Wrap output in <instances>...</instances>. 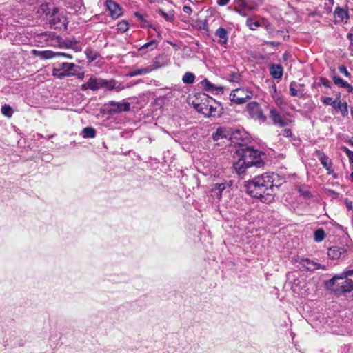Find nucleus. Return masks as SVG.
<instances>
[{
  "label": "nucleus",
  "instance_id": "1",
  "mask_svg": "<svg viewBox=\"0 0 353 353\" xmlns=\"http://www.w3.org/2000/svg\"><path fill=\"white\" fill-rule=\"evenodd\" d=\"M272 181L265 177V174L257 176L248 181L245 188L246 192L252 197L259 199L262 202L269 203L273 201Z\"/></svg>",
  "mask_w": 353,
  "mask_h": 353
},
{
  "label": "nucleus",
  "instance_id": "2",
  "mask_svg": "<svg viewBox=\"0 0 353 353\" xmlns=\"http://www.w3.org/2000/svg\"><path fill=\"white\" fill-rule=\"evenodd\" d=\"M237 153L240 159L234 163L233 168L239 175L245 173L246 169L251 166L261 167L263 165L261 152L258 150L245 146L238 150Z\"/></svg>",
  "mask_w": 353,
  "mask_h": 353
},
{
  "label": "nucleus",
  "instance_id": "3",
  "mask_svg": "<svg viewBox=\"0 0 353 353\" xmlns=\"http://www.w3.org/2000/svg\"><path fill=\"white\" fill-rule=\"evenodd\" d=\"M327 288L337 295L353 290V269L335 275L327 283Z\"/></svg>",
  "mask_w": 353,
  "mask_h": 353
},
{
  "label": "nucleus",
  "instance_id": "4",
  "mask_svg": "<svg viewBox=\"0 0 353 353\" xmlns=\"http://www.w3.org/2000/svg\"><path fill=\"white\" fill-rule=\"evenodd\" d=\"M194 108L197 112L204 114L208 117H215L219 115L218 108L219 105L214 101L212 98L209 99L205 97L201 103H193Z\"/></svg>",
  "mask_w": 353,
  "mask_h": 353
},
{
  "label": "nucleus",
  "instance_id": "5",
  "mask_svg": "<svg viewBox=\"0 0 353 353\" xmlns=\"http://www.w3.org/2000/svg\"><path fill=\"white\" fill-rule=\"evenodd\" d=\"M79 65L75 63L57 61L54 64L52 75L61 79L66 77H73Z\"/></svg>",
  "mask_w": 353,
  "mask_h": 353
},
{
  "label": "nucleus",
  "instance_id": "6",
  "mask_svg": "<svg viewBox=\"0 0 353 353\" xmlns=\"http://www.w3.org/2000/svg\"><path fill=\"white\" fill-rule=\"evenodd\" d=\"M21 23L14 17H9L8 12L1 13L0 14V38L6 35L7 33L13 34V27H17Z\"/></svg>",
  "mask_w": 353,
  "mask_h": 353
},
{
  "label": "nucleus",
  "instance_id": "7",
  "mask_svg": "<svg viewBox=\"0 0 353 353\" xmlns=\"http://www.w3.org/2000/svg\"><path fill=\"white\" fill-rule=\"evenodd\" d=\"M253 97V92L248 88H239L233 90L229 95L231 102L237 105L246 103Z\"/></svg>",
  "mask_w": 353,
  "mask_h": 353
},
{
  "label": "nucleus",
  "instance_id": "8",
  "mask_svg": "<svg viewBox=\"0 0 353 353\" xmlns=\"http://www.w3.org/2000/svg\"><path fill=\"white\" fill-rule=\"evenodd\" d=\"M48 14V20L51 27L59 30H65L67 28L68 19L57 8H54L50 14L49 13L46 14V15Z\"/></svg>",
  "mask_w": 353,
  "mask_h": 353
},
{
  "label": "nucleus",
  "instance_id": "9",
  "mask_svg": "<svg viewBox=\"0 0 353 353\" xmlns=\"http://www.w3.org/2000/svg\"><path fill=\"white\" fill-rule=\"evenodd\" d=\"M269 117L273 125L279 128H284L290 123V120L281 115L275 108H270Z\"/></svg>",
  "mask_w": 353,
  "mask_h": 353
},
{
  "label": "nucleus",
  "instance_id": "10",
  "mask_svg": "<svg viewBox=\"0 0 353 353\" xmlns=\"http://www.w3.org/2000/svg\"><path fill=\"white\" fill-rule=\"evenodd\" d=\"M256 7L245 0H234V10L240 15L245 17L252 12Z\"/></svg>",
  "mask_w": 353,
  "mask_h": 353
},
{
  "label": "nucleus",
  "instance_id": "11",
  "mask_svg": "<svg viewBox=\"0 0 353 353\" xmlns=\"http://www.w3.org/2000/svg\"><path fill=\"white\" fill-rule=\"evenodd\" d=\"M41 37L48 46L62 48L63 39L54 32H46L42 34Z\"/></svg>",
  "mask_w": 353,
  "mask_h": 353
},
{
  "label": "nucleus",
  "instance_id": "12",
  "mask_svg": "<svg viewBox=\"0 0 353 353\" xmlns=\"http://www.w3.org/2000/svg\"><path fill=\"white\" fill-rule=\"evenodd\" d=\"M247 110L252 118L258 119L262 122L265 121L266 117L263 114V111L257 102L252 101L249 103L247 105Z\"/></svg>",
  "mask_w": 353,
  "mask_h": 353
},
{
  "label": "nucleus",
  "instance_id": "13",
  "mask_svg": "<svg viewBox=\"0 0 353 353\" xmlns=\"http://www.w3.org/2000/svg\"><path fill=\"white\" fill-rule=\"evenodd\" d=\"M32 54L42 59H51L54 57H65V58H67L69 59H72V56L70 54H67V53H64V52H55L52 50H33Z\"/></svg>",
  "mask_w": 353,
  "mask_h": 353
},
{
  "label": "nucleus",
  "instance_id": "14",
  "mask_svg": "<svg viewBox=\"0 0 353 353\" xmlns=\"http://www.w3.org/2000/svg\"><path fill=\"white\" fill-rule=\"evenodd\" d=\"M300 265L308 271H314L316 270H326L325 265L318 263L308 258L298 257L296 260Z\"/></svg>",
  "mask_w": 353,
  "mask_h": 353
},
{
  "label": "nucleus",
  "instance_id": "15",
  "mask_svg": "<svg viewBox=\"0 0 353 353\" xmlns=\"http://www.w3.org/2000/svg\"><path fill=\"white\" fill-rule=\"evenodd\" d=\"M231 185V181L214 184L211 188V196L213 199H216L218 201H220L222 198V194L223 192L227 189H229Z\"/></svg>",
  "mask_w": 353,
  "mask_h": 353
},
{
  "label": "nucleus",
  "instance_id": "16",
  "mask_svg": "<svg viewBox=\"0 0 353 353\" xmlns=\"http://www.w3.org/2000/svg\"><path fill=\"white\" fill-rule=\"evenodd\" d=\"M99 89H101V78L97 77L94 75H90L87 82L81 85V90L83 91L87 90L97 91Z\"/></svg>",
  "mask_w": 353,
  "mask_h": 353
},
{
  "label": "nucleus",
  "instance_id": "17",
  "mask_svg": "<svg viewBox=\"0 0 353 353\" xmlns=\"http://www.w3.org/2000/svg\"><path fill=\"white\" fill-rule=\"evenodd\" d=\"M110 106V112L119 113L121 112H128L130 110V104L127 101L117 102L114 101H110L108 103Z\"/></svg>",
  "mask_w": 353,
  "mask_h": 353
},
{
  "label": "nucleus",
  "instance_id": "18",
  "mask_svg": "<svg viewBox=\"0 0 353 353\" xmlns=\"http://www.w3.org/2000/svg\"><path fill=\"white\" fill-rule=\"evenodd\" d=\"M265 177L266 179H270V181H272V185H271L270 188H272V196L274 199L279 187L284 183V179L281 177L278 174L274 172L270 174L266 173Z\"/></svg>",
  "mask_w": 353,
  "mask_h": 353
},
{
  "label": "nucleus",
  "instance_id": "19",
  "mask_svg": "<svg viewBox=\"0 0 353 353\" xmlns=\"http://www.w3.org/2000/svg\"><path fill=\"white\" fill-rule=\"evenodd\" d=\"M105 6L109 10L110 17L112 19H117L122 15V8L115 1L112 0H106Z\"/></svg>",
  "mask_w": 353,
  "mask_h": 353
},
{
  "label": "nucleus",
  "instance_id": "20",
  "mask_svg": "<svg viewBox=\"0 0 353 353\" xmlns=\"http://www.w3.org/2000/svg\"><path fill=\"white\" fill-rule=\"evenodd\" d=\"M200 87L205 91L212 94L223 93V89L221 86H216L212 83L210 82L207 79H204L200 82Z\"/></svg>",
  "mask_w": 353,
  "mask_h": 353
},
{
  "label": "nucleus",
  "instance_id": "21",
  "mask_svg": "<svg viewBox=\"0 0 353 353\" xmlns=\"http://www.w3.org/2000/svg\"><path fill=\"white\" fill-rule=\"evenodd\" d=\"M347 252V250L342 246L334 245L327 250V256L331 259H338Z\"/></svg>",
  "mask_w": 353,
  "mask_h": 353
},
{
  "label": "nucleus",
  "instance_id": "22",
  "mask_svg": "<svg viewBox=\"0 0 353 353\" xmlns=\"http://www.w3.org/2000/svg\"><path fill=\"white\" fill-rule=\"evenodd\" d=\"M231 128H218L216 131L213 133L212 139L214 141H218L221 139L231 138Z\"/></svg>",
  "mask_w": 353,
  "mask_h": 353
},
{
  "label": "nucleus",
  "instance_id": "23",
  "mask_svg": "<svg viewBox=\"0 0 353 353\" xmlns=\"http://www.w3.org/2000/svg\"><path fill=\"white\" fill-rule=\"evenodd\" d=\"M303 84L298 83L296 81H292L289 86L290 94L292 97L299 96L301 97L303 96Z\"/></svg>",
  "mask_w": 353,
  "mask_h": 353
},
{
  "label": "nucleus",
  "instance_id": "24",
  "mask_svg": "<svg viewBox=\"0 0 353 353\" xmlns=\"http://www.w3.org/2000/svg\"><path fill=\"white\" fill-rule=\"evenodd\" d=\"M270 75L276 79H281L283 73V69L280 64H272L270 66Z\"/></svg>",
  "mask_w": 353,
  "mask_h": 353
},
{
  "label": "nucleus",
  "instance_id": "25",
  "mask_svg": "<svg viewBox=\"0 0 353 353\" xmlns=\"http://www.w3.org/2000/svg\"><path fill=\"white\" fill-rule=\"evenodd\" d=\"M332 79L334 84L339 88H345L348 92H352L353 91V87L340 77L334 75L332 77Z\"/></svg>",
  "mask_w": 353,
  "mask_h": 353
},
{
  "label": "nucleus",
  "instance_id": "26",
  "mask_svg": "<svg viewBox=\"0 0 353 353\" xmlns=\"http://www.w3.org/2000/svg\"><path fill=\"white\" fill-rule=\"evenodd\" d=\"M116 80L112 79L110 80L101 79V88H104L105 90L111 91L116 90L117 91L121 90L122 88L116 86Z\"/></svg>",
  "mask_w": 353,
  "mask_h": 353
},
{
  "label": "nucleus",
  "instance_id": "27",
  "mask_svg": "<svg viewBox=\"0 0 353 353\" xmlns=\"http://www.w3.org/2000/svg\"><path fill=\"white\" fill-rule=\"evenodd\" d=\"M318 158L323 168L327 170L328 174H330L332 169L329 157L323 152H319Z\"/></svg>",
  "mask_w": 353,
  "mask_h": 353
},
{
  "label": "nucleus",
  "instance_id": "28",
  "mask_svg": "<svg viewBox=\"0 0 353 353\" xmlns=\"http://www.w3.org/2000/svg\"><path fill=\"white\" fill-rule=\"evenodd\" d=\"M153 70H154V68L152 66H148V67H145V68H140V69H136V70H131L129 72H128L126 76L129 77H133L139 76V75H144V74L150 73Z\"/></svg>",
  "mask_w": 353,
  "mask_h": 353
},
{
  "label": "nucleus",
  "instance_id": "29",
  "mask_svg": "<svg viewBox=\"0 0 353 353\" xmlns=\"http://www.w3.org/2000/svg\"><path fill=\"white\" fill-rule=\"evenodd\" d=\"M333 108L339 111L343 117L348 114L347 104L346 102L341 103L340 100L336 99Z\"/></svg>",
  "mask_w": 353,
  "mask_h": 353
},
{
  "label": "nucleus",
  "instance_id": "30",
  "mask_svg": "<svg viewBox=\"0 0 353 353\" xmlns=\"http://www.w3.org/2000/svg\"><path fill=\"white\" fill-rule=\"evenodd\" d=\"M215 35L220 38L219 43L225 45L228 42V32L224 28H219L216 32Z\"/></svg>",
  "mask_w": 353,
  "mask_h": 353
},
{
  "label": "nucleus",
  "instance_id": "31",
  "mask_svg": "<svg viewBox=\"0 0 353 353\" xmlns=\"http://www.w3.org/2000/svg\"><path fill=\"white\" fill-rule=\"evenodd\" d=\"M272 97L275 102V103L279 107L281 108L284 105L283 99L282 96H281L276 91V87L274 85L273 86V92L272 93Z\"/></svg>",
  "mask_w": 353,
  "mask_h": 353
},
{
  "label": "nucleus",
  "instance_id": "32",
  "mask_svg": "<svg viewBox=\"0 0 353 353\" xmlns=\"http://www.w3.org/2000/svg\"><path fill=\"white\" fill-rule=\"evenodd\" d=\"M334 14V17L340 21H343L344 19H347L348 17L347 11L340 7H337L335 9Z\"/></svg>",
  "mask_w": 353,
  "mask_h": 353
},
{
  "label": "nucleus",
  "instance_id": "33",
  "mask_svg": "<svg viewBox=\"0 0 353 353\" xmlns=\"http://www.w3.org/2000/svg\"><path fill=\"white\" fill-rule=\"evenodd\" d=\"M296 190L305 199L310 198L312 196L309 188L305 185H296Z\"/></svg>",
  "mask_w": 353,
  "mask_h": 353
},
{
  "label": "nucleus",
  "instance_id": "34",
  "mask_svg": "<svg viewBox=\"0 0 353 353\" xmlns=\"http://www.w3.org/2000/svg\"><path fill=\"white\" fill-rule=\"evenodd\" d=\"M81 134L84 138H94L96 136V130L92 127H86L83 129Z\"/></svg>",
  "mask_w": 353,
  "mask_h": 353
},
{
  "label": "nucleus",
  "instance_id": "35",
  "mask_svg": "<svg viewBox=\"0 0 353 353\" xmlns=\"http://www.w3.org/2000/svg\"><path fill=\"white\" fill-rule=\"evenodd\" d=\"M325 237V232L323 229L319 228L314 231V240L316 242H321Z\"/></svg>",
  "mask_w": 353,
  "mask_h": 353
},
{
  "label": "nucleus",
  "instance_id": "36",
  "mask_svg": "<svg viewBox=\"0 0 353 353\" xmlns=\"http://www.w3.org/2000/svg\"><path fill=\"white\" fill-rule=\"evenodd\" d=\"M194 80L195 75L191 72H186L182 77V81L185 84H192Z\"/></svg>",
  "mask_w": 353,
  "mask_h": 353
},
{
  "label": "nucleus",
  "instance_id": "37",
  "mask_svg": "<svg viewBox=\"0 0 353 353\" xmlns=\"http://www.w3.org/2000/svg\"><path fill=\"white\" fill-rule=\"evenodd\" d=\"M157 43H158V42L157 41L156 39H152V41L145 43L144 45H143L139 49V51H143V50L147 49V50L151 51V50H154V48H156L157 47Z\"/></svg>",
  "mask_w": 353,
  "mask_h": 353
},
{
  "label": "nucleus",
  "instance_id": "38",
  "mask_svg": "<svg viewBox=\"0 0 353 353\" xmlns=\"http://www.w3.org/2000/svg\"><path fill=\"white\" fill-rule=\"evenodd\" d=\"M158 12L168 21H172L174 19V14L173 12H165L163 10L159 9Z\"/></svg>",
  "mask_w": 353,
  "mask_h": 353
},
{
  "label": "nucleus",
  "instance_id": "39",
  "mask_svg": "<svg viewBox=\"0 0 353 353\" xmlns=\"http://www.w3.org/2000/svg\"><path fill=\"white\" fill-rule=\"evenodd\" d=\"M246 25L250 30H254L260 26V23L256 21H254L252 18H248L246 20Z\"/></svg>",
  "mask_w": 353,
  "mask_h": 353
},
{
  "label": "nucleus",
  "instance_id": "40",
  "mask_svg": "<svg viewBox=\"0 0 353 353\" xmlns=\"http://www.w3.org/2000/svg\"><path fill=\"white\" fill-rule=\"evenodd\" d=\"M1 111L3 115H5L8 117H11L12 115V109L9 105H7V104L3 105L1 107Z\"/></svg>",
  "mask_w": 353,
  "mask_h": 353
},
{
  "label": "nucleus",
  "instance_id": "41",
  "mask_svg": "<svg viewBox=\"0 0 353 353\" xmlns=\"http://www.w3.org/2000/svg\"><path fill=\"white\" fill-rule=\"evenodd\" d=\"M241 79V75L237 72H231L229 75V81L231 82L238 83Z\"/></svg>",
  "mask_w": 353,
  "mask_h": 353
},
{
  "label": "nucleus",
  "instance_id": "42",
  "mask_svg": "<svg viewBox=\"0 0 353 353\" xmlns=\"http://www.w3.org/2000/svg\"><path fill=\"white\" fill-rule=\"evenodd\" d=\"M128 23L125 21H120L117 24V29L121 32H125L128 30Z\"/></svg>",
  "mask_w": 353,
  "mask_h": 353
},
{
  "label": "nucleus",
  "instance_id": "43",
  "mask_svg": "<svg viewBox=\"0 0 353 353\" xmlns=\"http://www.w3.org/2000/svg\"><path fill=\"white\" fill-rule=\"evenodd\" d=\"M77 43V41L75 39L73 40H68L64 41L62 46V48H73V46Z\"/></svg>",
  "mask_w": 353,
  "mask_h": 353
},
{
  "label": "nucleus",
  "instance_id": "44",
  "mask_svg": "<svg viewBox=\"0 0 353 353\" xmlns=\"http://www.w3.org/2000/svg\"><path fill=\"white\" fill-rule=\"evenodd\" d=\"M319 85H323V86H324L326 88H331V83H330V81L328 79H327L325 78H323V77L320 78V80H319Z\"/></svg>",
  "mask_w": 353,
  "mask_h": 353
},
{
  "label": "nucleus",
  "instance_id": "45",
  "mask_svg": "<svg viewBox=\"0 0 353 353\" xmlns=\"http://www.w3.org/2000/svg\"><path fill=\"white\" fill-rule=\"evenodd\" d=\"M343 150L345 152L346 155L349 158L350 163H353V151H351L347 147H343Z\"/></svg>",
  "mask_w": 353,
  "mask_h": 353
},
{
  "label": "nucleus",
  "instance_id": "46",
  "mask_svg": "<svg viewBox=\"0 0 353 353\" xmlns=\"http://www.w3.org/2000/svg\"><path fill=\"white\" fill-rule=\"evenodd\" d=\"M73 77H76L78 79L82 80L85 77V72L82 71V68L79 65V69L77 70L76 74Z\"/></svg>",
  "mask_w": 353,
  "mask_h": 353
},
{
  "label": "nucleus",
  "instance_id": "47",
  "mask_svg": "<svg viewBox=\"0 0 353 353\" xmlns=\"http://www.w3.org/2000/svg\"><path fill=\"white\" fill-rule=\"evenodd\" d=\"M322 102L324 104L327 105H330L333 106V105H335V103H334L335 100H333V99L330 97L323 98Z\"/></svg>",
  "mask_w": 353,
  "mask_h": 353
},
{
  "label": "nucleus",
  "instance_id": "48",
  "mask_svg": "<svg viewBox=\"0 0 353 353\" xmlns=\"http://www.w3.org/2000/svg\"><path fill=\"white\" fill-rule=\"evenodd\" d=\"M339 72L343 74L344 76H345L346 77H350L351 74L350 73L347 71V68L344 65H341V66H339Z\"/></svg>",
  "mask_w": 353,
  "mask_h": 353
},
{
  "label": "nucleus",
  "instance_id": "49",
  "mask_svg": "<svg viewBox=\"0 0 353 353\" xmlns=\"http://www.w3.org/2000/svg\"><path fill=\"white\" fill-rule=\"evenodd\" d=\"M198 26H199V28L201 30H205L206 31H208V27L207 21L205 20L200 21L198 23Z\"/></svg>",
  "mask_w": 353,
  "mask_h": 353
},
{
  "label": "nucleus",
  "instance_id": "50",
  "mask_svg": "<svg viewBox=\"0 0 353 353\" xmlns=\"http://www.w3.org/2000/svg\"><path fill=\"white\" fill-rule=\"evenodd\" d=\"M183 10L185 13L188 14H190L192 12L191 7L189 6H183Z\"/></svg>",
  "mask_w": 353,
  "mask_h": 353
},
{
  "label": "nucleus",
  "instance_id": "51",
  "mask_svg": "<svg viewBox=\"0 0 353 353\" xmlns=\"http://www.w3.org/2000/svg\"><path fill=\"white\" fill-rule=\"evenodd\" d=\"M283 135L284 137H292V132H291V130L290 129H285L283 130Z\"/></svg>",
  "mask_w": 353,
  "mask_h": 353
},
{
  "label": "nucleus",
  "instance_id": "52",
  "mask_svg": "<svg viewBox=\"0 0 353 353\" xmlns=\"http://www.w3.org/2000/svg\"><path fill=\"white\" fill-rule=\"evenodd\" d=\"M48 4H41L39 7V12L41 11L43 12H45L46 11V10H48Z\"/></svg>",
  "mask_w": 353,
  "mask_h": 353
},
{
  "label": "nucleus",
  "instance_id": "53",
  "mask_svg": "<svg viewBox=\"0 0 353 353\" xmlns=\"http://www.w3.org/2000/svg\"><path fill=\"white\" fill-rule=\"evenodd\" d=\"M230 0H218L217 3L219 6H224L229 3Z\"/></svg>",
  "mask_w": 353,
  "mask_h": 353
},
{
  "label": "nucleus",
  "instance_id": "54",
  "mask_svg": "<svg viewBox=\"0 0 353 353\" xmlns=\"http://www.w3.org/2000/svg\"><path fill=\"white\" fill-rule=\"evenodd\" d=\"M134 16L140 21H143L144 20L143 19V15L141 14V13L139 12H135L134 13Z\"/></svg>",
  "mask_w": 353,
  "mask_h": 353
},
{
  "label": "nucleus",
  "instance_id": "55",
  "mask_svg": "<svg viewBox=\"0 0 353 353\" xmlns=\"http://www.w3.org/2000/svg\"><path fill=\"white\" fill-rule=\"evenodd\" d=\"M347 37L350 40L351 44L353 45V34L351 33H348Z\"/></svg>",
  "mask_w": 353,
  "mask_h": 353
},
{
  "label": "nucleus",
  "instance_id": "56",
  "mask_svg": "<svg viewBox=\"0 0 353 353\" xmlns=\"http://www.w3.org/2000/svg\"><path fill=\"white\" fill-rule=\"evenodd\" d=\"M347 208H348L349 210L352 209V203H351V202H350V203H347Z\"/></svg>",
  "mask_w": 353,
  "mask_h": 353
},
{
  "label": "nucleus",
  "instance_id": "57",
  "mask_svg": "<svg viewBox=\"0 0 353 353\" xmlns=\"http://www.w3.org/2000/svg\"><path fill=\"white\" fill-rule=\"evenodd\" d=\"M157 37L161 39V35L160 32H157Z\"/></svg>",
  "mask_w": 353,
  "mask_h": 353
},
{
  "label": "nucleus",
  "instance_id": "58",
  "mask_svg": "<svg viewBox=\"0 0 353 353\" xmlns=\"http://www.w3.org/2000/svg\"><path fill=\"white\" fill-rule=\"evenodd\" d=\"M350 177H351L352 180L353 181V172L350 174Z\"/></svg>",
  "mask_w": 353,
  "mask_h": 353
},
{
  "label": "nucleus",
  "instance_id": "59",
  "mask_svg": "<svg viewBox=\"0 0 353 353\" xmlns=\"http://www.w3.org/2000/svg\"><path fill=\"white\" fill-rule=\"evenodd\" d=\"M351 114L352 115L353 117V107L351 108Z\"/></svg>",
  "mask_w": 353,
  "mask_h": 353
}]
</instances>
